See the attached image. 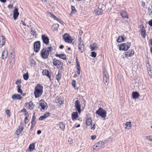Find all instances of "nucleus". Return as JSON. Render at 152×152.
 <instances>
[{
  "mask_svg": "<svg viewBox=\"0 0 152 152\" xmlns=\"http://www.w3.org/2000/svg\"><path fill=\"white\" fill-rule=\"evenodd\" d=\"M75 104L76 110L79 113H80L81 112V105L79 101L78 100H76L75 102Z\"/></svg>",
  "mask_w": 152,
  "mask_h": 152,
  "instance_id": "nucleus-10",
  "label": "nucleus"
},
{
  "mask_svg": "<svg viewBox=\"0 0 152 152\" xmlns=\"http://www.w3.org/2000/svg\"><path fill=\"white\" fill-rule=\"evenodd\" d=\"M5 113H6L7 115L8 116H10V110H5Z\"/></svg>",
  "mask_w": 152,
  "mask_h": 152,
  "instance_id": "nucleus-50",
  "label": "nucleus"
},
{
  "mask_svg": "<svg viewBox=\"0 0 152 152\" xmlns=\"http://www.w3.org/2000/svg\"><path fill=\"white\" fill-rule=\"evenodd\" d=\"M12 98L13 100H20L21 99L22 97L20 95L15 94L12 95Z\"/></svg>",
  "mask_w": 152,
  "mask_h": 152,
  "instance_id": "nucleus-20",
  "label": "nucleus"
},
{
  "mask_svg": "<svg viewBox=\"0 0 152 152\" xmlns=\"http://www.w3.org/2000/svg\"><path fill=\"white\" fill-rule=\"evenodd\" d=\"M26 110L24 108L23 109L20 111V112H22V113H24V112L26 113Z\"/></svg>",
  "mask_w": 152,
  "mask_h": 152,
  "instance_id": "nucleus-58",
  "label": "nucleus"
},
{
  "mask_svg": "<svg viewBox=\"0 0 152 152\" xmlns=\"http://www.w3.org/2000/svg\"><path fill=\"white\" fill-rule=\"evenodd\" d=\"M17 87L18 88V93H20L21 94H23V91L21 89V85H18Z\"/></svg>",
  "mask_w": 152,
  "mask_h": 152,
  "instance_id": "nucleus-36",
  "label": "nucleus"
},
{
  "mask_svg": "<svg viewBox=\"0 0 152 152\" xmlns=\"http://www.w3.org/2000/svg\"><path fill=\"white\" fill-rule=\"evenodd\" d=\"M148 24L151 26L152 27V19L150 20L148 22Z\"/></svg>",
  "mask_w": 152,
  "mask_h": 152,
  "instance_id": "nucleus-53",
  "label": "nucleus"
},
{
  "mask_svg": "<svg viewBox=\"0 0 152 152\" xmlns=\"http://www.w3.org/2000/svg\"><path fill=\"white\" fill-rule=\"evenodd\" d=\"M130 45V42H127L126 44L122 43L119 47V50L124 51L127 50L129 48Z\"/></svg>",
  "mask_w": 152,
  "mask_h": 152,
  "instance_id": "nucleus-6",
  "label": "nucleus"
},
{
  "mask_svg": "<svg viewBox=\"0 0 152 152\" xmlns=\"http://www.w3.org/2000/svg\"><path fill=\"white\" fill-rule=\"evenodd\" d=\"M35 148V144L34 143H33L30 145L29 147V148L30 150V151H32Z\"/></svg>",
  "mask_w": 152,
  "mask_h": 152,
  "instance_id": "nucleus-34",
  "label": "nucleus"
},
{
  "mask_svg": "<svg viewBox=\"0 0 152 152\" xmlns=\"http://www.w3.org/2000/svg\"><path fill=\"white\" fill-rule=\"evenodd\" d=\"M53 26L54 27V30L55 31H57L58 30V28L59 27V25L58 24H54Z\"/></svg>",
  "mask_w": 152,
  "mask_h": 152,
  "instance_id": "nucleus-43",
  "label": "nucleus"
},
{
  "mask_svg": "<svg viewBox=\"0 0 152 152\" xmlns=\"http://www.w3.org/2000/svg\"><path fill=\"white\" fill-rule=\"evenodd\" d=\"M39 105L41 107V110L42 109L44 110L45 109V106L46 105V103L44 100H41L39 101Z\"/></svg>",
  "mask_w": 152,
  "mask_h": 152,
  "instance_id": "nucleus-16",
  "label": "nucleus"
},
{
  "mask_svg": "<svg viewBox=\"0 0 152 152\" xmlns=\"http://www.w3.org/2000/svg\"><path fill=\"white\" fill-rule=\"evenodd\" d=\"M41 133V131L40 130H38L37 131V134H40Z\"/></svg>",
  "mask_w": 152,
  "mask_h": 152,
  "instance_id": "nucleus-63",
  "label": "nucleus"
},
{
  "mask_svg": "<svg viewBox=\"0 0 152 152\" xmlns=\"http://www.w3.org/2000/svg\"><path fill=\"white\" fill-rule=\"evenodd\" d=\"M52 47L51 46H50L48 48L47 50H46V51L48 53V54L49 55V53L50 52H51L52 51Z\"/></svg>",
  "mask_w": 152,
  "mask_h": 152,
  "instance_id": "nucleus-42",
  "label": "nucleus"
},
{
  "mask_svg": "<svg viewBox=\"0 0 152 152\" xmlns=\"http://www.w3.org/2000/svg\"><path fill=\"white\" fill-rule=\"evenodd\" d=\"M77 67V74L78 75H79L80 74V65H79L78 64V66H76Z\"/></svg>",
  "mask_w": 152,
  "mask_h": 152,
  "instance_id": "nucleus-40",
  "label": "nucleus"
},
{
  "mask_svg": "<svg viewBox=\"0 0 152 152\" xmlns=\"http://www.w3.org/2000/svg\"><path fill=\"white\" fill-rule=\"evenodd\" d=\"M120 14L122 17L123 18H128V16L127 14V13L126 12V11L124 10H122Z\"/></svg>",
  "mask_w": 152,
  "mask_h": 152,
  "instance_id": "nucleus-23",
  "label": "nucleus"
},
{
  "mask_svg": "<svg viewBox=\"0 0 152 152\" xmlns=\"http://www.w3.org/2000/svg\"><path fill=\"white\" fill-rule=\"evenodd\" d=\"M63 39L66 42L71 43L74 40V39L72 38L68 34H65L63 35Z\"/></svg>",
  "mask_w": 152,
  "mask_h": 152,
  "instance_id": "nucleus-5",
  "label": "nucleus"
},
{
  "mask_svg": "<svg viewBox=\"0 0 152 152\" xmlns=\"http://www.w3.org/2000/svg\"><path fill=\"white\" fill-rule=\"evenodd\" d=\"M94 12L96 15H101L102 14V10L100 9H96L95 10Z\"/></svg>",
  "mask_w": 152,
  "mask_h": 152,
  "instance_id": "nucleus-32",
  "label": "nucleus"
},
{
  "mask_svg": "<svg viewBox=\"0 0 152 152\" xmlns=\"http://www.w3.org/2000/svg\"><path fill=\"white\" fill-rule=\"evenodd\" d=\"M35 120L31 119V127H33L35 126L36 122L35 121Z\"/></svg>",
  "mask_w": 152,
  "mask_h": 152,
  "instance_id": "nucleus-41",
  "label": "nucleus"
},
{
  "mask_svg": "<svg viewBox=\"0 0 152 152\" xmlns=\"http://www.w3.org/2000/svg\"><path fill=\"white\" fill-rule=\"evenodd\" d=\"M44 115L46 117V118H47L48 116H49L50 115V113H46Z\"/></svg>",
  "mask_w": 152,
  "mask_h": 152,
  "instance_id": "nucleus-55",
  "label": "nucleus"
},
{
  "mask_svg": "<svg viewBox=\"0 0 152 152\" xmlns=\"http://www.w3.org/2000/svg\"><path fill=\"white\" fill-rule=\"evenodd\" d=\"M25 105L26 106L28 105V109L30 110H32L34 107V105L31 101L29 102L28 104L27 103H26Z\"/></svg>",
  "mask_w": 152,
  "mask_h": 152,
  "instance_id": "nucleus-24",
  "label": "nucleus"
},
{
  "mask_svg": "<svg viewBox=\"0 0 152 152\" xmlns=\"http://www.w3.org/2000/svg\"><path fill=\"white\" fill-rule=\"evenodd\" d=\"M21 81L20 80H17L16 82V84L17 85H20V84L21 83Z\"/></svg>",
  "mask_w": 152,
  "mask_h": 152,
  "instance_id": "nucleus-52",
  "label": "nucleus"
},
{
  "mask_svg": "<svg viewBox=\"0 0 152 152\" xmlns=\"http://www.w3.org/2000/svg\"><path fill=\"white\" fill-rule=\"evenodd\" d=\"M76 66H78V64L79 65H80V64H79L78 59L77 58L76 59Z\"/></svg>",
  "mask_w": 152,
  "mask_h": 152,
  "instance_id": "nucleus-60",
  "label": "nucleus"
},
{
  "mask_svg": "<svg viewBox=\"0 0 152 152\" xmlns=\"http://www.w3.org/2000/svg\"><path fill=\"white\" fill-rule=\"evenodd\" d=\"M132 96L133 98L135 99L138 98L140 95L137 92H133L132 93Z\"/></svg>",
  "mask_w": 152,
  "mask_h": 152,
  "instance_id": "nucleus-28",
  "label": "nucleus"
},
{
  "mask_svg": "<svg viewBox=\"0 0 152 152\" xmlns=\"http://www.w3.org/2000/svg\"><path fill=\"white\" fill-rule=\"evenodd\" d=\"M23 130V128L22 126L19 127V128L16 131V134L19 135L21 133Z\"/></svg>",
  "mask_w": 152,
  "mask_h": 152,
  "instance_id": "nucleus-30",
  "label": "nucleus"
},
{
  "mask_svg": "<svg viewBox=\"0 0 152 152\" xmlns=\"http://www.w3.org/2000/svg\"><path fill=\"white\" fill-rule=\"evenodd\" d=\"M90 47L91 51L96 50L98 49V45L96 43H94L93 44L91 45Z\"/></svg>",
  "mask_w": 152,
  "mask_h": 152,
  "instance_id": "nucleus-18",
  "label": "nucleus"
},
{
  "mask_svg": "<svg viewBox=\"0 0 152 152\" xmlns=\"http://www.w3.org/2000/svg\"><path fill=\"white\" fill-rule=\"evenodd\" d=\"M55 19L58 22H62V23H63V22L61 20H60L59 19L57 18V17H56V18H55Z\"/></svg>",
  "mask_w": 152,
  "mask_h": 152,
  "instance_id": "nucleus-61",
  "label": "nucleus"
},
{
  "mask_svg": "<svg viewBox=\"0 0 152 152\" xmlns=\"http://www.w3.org/2000/svg\"><path fill=\"white\" fill-rule=\"evenodd\" d=\"M79 43L78 45L79 51L81 53H83L84 49V45L81 41H80L79 39Z\"/></svg>",
  "mask_w": 152,
  "mask_h": 152,
  "instance_id": "nucleus-12",
  "label": "nucleus"
},
{
  "mask_svg": "<svg viewBox=\"0 0 152 152\" xmlns=\"http://www.w3.org/2000/svg\"><path fill=\"white\" fill-rule=\"evenodd\" d=\"M96 113L98 114L102 118H104L106 116V111L103 108L100 107L96 111Z\"/></svg>",
  "mask_w": 152,
  "mask_h": 152,
  "instance_id": "nucleus-2",
  "label": "nucleus"
},
{
  "mask_svg": "<svg viewBox=\"0 0 152 152\" xmlns=\"http://www.w3.org/2000/svg\"><path fill=\"white\" fill-rule=\"evenodd\" d=\"M125 36H119L118 38L117 39V41L118 42H121L124 40Z\"/></svg>",
  "mask_w": 152,
  "mask_h": 152,
  "instance_id": "nucleus-29",
  "label": "nucleus"
},
{
  "mask_svg": "<svg viewBox=\"0 0 152 152\" xmlns=\"http://www.w3.org/2000/svg\"><path fill=\"white\" fill-rule=\"evenodd\" d=\"M5 43V37L1 36L0 37V48H1L4 45Z\"/></svg>",
  "mask_w": 152,
  "mask_h": 152,
  "instance_id": "nucleus-17",
  "label": "nucleus"
},
{
  "mask_svg": "<svg viewBox=\"0 0 152 152\" xmlns=\"http://www.w3.org/2000/svg\"><path fill=\"white\" fill-rule=\"evenodd\" d=\"M134 53V52L132 50H129L128 51L125 52V55L126 57H130L132 56Z\"/></svg>",
  "mask_w": 152,
  "mask_h": 152,
  "instance_id": "nucleus-19",
  "label": "nucleus"
},
{
  "mask_svg": "<svg viewBox=\"0 0 152 152\" xmlns=\"http://www.w3.org/2000/svg\"><path fill=\"white\" fill-rule=\"evenodd\" d=\"M103 80L105 85L107 84V85L109 83V76L106 70L105 69H104L103 70Z\"/></svg>",
  "mask_w": 152,
  "mask_h": 152,
  "instance_id": "nucleus-4",
  "label": "nucleus"
},
{
  "mask_svg": "<svg viewBox=\"0 0 152 152\" xmlns=\"http://www.w3.org/2000/svg\"><path fill=\"white\" fill-rule=\"evenodd\" d=\"M23 77L24 79L25 80H27L29 77L28 74V72L26 73L25 74L23 75Z\"/></svg>",
  "mask_w": 152,
  "mask_h": 152,
  "instance_id": "nucleus-38",
  "label": "nucleus"
},
{
  "mask_svg": "<svg viewBox=\"0 0 152 152\" xmlns=\"http://www.w3.org/2000/svg\"><path fill=\"white\" fill-rule=\"evenodd\" d=\"M8 56V53L7 51H4L2 53L1 56L2 59L5 60Z\"/></svg>",
  "mask_w": 152,
  "mask_h": 152,
  "instance_id": "nucleus-26",
  "label": "nucleus"
},
{
  "mask_svg": "<svg viewBox=\"0 0 152 152\" xmlns=\"http://www.w3.org/2000/svg\"><path fill=\"white\" fill-rule=\"evenodd\" d=\"M72 86L75 88L76 85V81L75 80H74L72 82Z\"/></svg>",
  "mask_w": 152,
  "mask_h": 152,
  "instance_id": "nucleus-51",
  "label": "nucleus"
},
{
  "mask_svg": "<svg viewBox=\"0 0 152 152\" xmlns=\"http://www.w3.org/2000/svg\"><path fill=\"white\" fill-rule=\"evenodd\" d=\"M55 56H56L64 60H65L66 58V55L64 54H58L57 53H56Z\"/></svg>",
  "mask_w": 152,
  "mask_h": 152,
  "instance_id": "nucleus-21",
  "label": "nucleus"
},
{
  "mask_svg": "<svg viewBox=\"0 0 152 152\" xmlns=\"http://www.w3.org/2000/svg\"><path fill=\"white\" fill-rule=\"evenodd\" d=\"M42 39L43 42L46 45L48 44L49 43V39L46 35H42Z\"/></svg>",
  "mask_w": 152,
  "mask_h": 152,
  "instance_id": "nucleus-15",
  "label": "nucleus"
},
{
  "mask_svg": "<svg viewBox=\"0 0 152 152\" xmlns=\"http://www.w3.org/2000/svg\"><path fill=\"white\" fill-rule=\"evenodd\" d=\"M24 122L25 124L27 123L28 122V119L27 116L24 119Z\"/></svg>",
  "mask_w": 152,
  "mask_h": 152,
  "instance_id": "nucleus-54",
  "label": "nucleus"
},
{
  "mask_svg": "<svg viewBox=\"0 0 152 152\" xmlns=\"http://www.w3.org/2000/svg\"><path fill=\"white\" fill-rule=\"evenodd\" d=\"M46 118V117L44 115L43 116H41L39 118V120H44V119Z\"/></svg>",
  "mask_w": 152,
  "mask_h": 152,
  "instance_id": "nucleus-48",
  "label": "nucleus"
},
{
  "mask_svg": "<svg viewBox=\"0 0 152 152\" xmlns=\"http://www.w3.org/2000/svg\"><path fill=\"white\" fill-rule=\"evenodd\" d=\"M31 35H33V36H35V37L36 36V32L33 30L31 29Z\"/></svg>",
  "mask_w": 152,
  "mask_h": 152,
  "instance_id": "nucleus-44",
  "label": "nucleus"
},
{
  "mask_svg": "<svg viewBox=\"0 0 152 152\" xmlns=\"http://www.w3.org/2000/svg\"><path fill=\"white\" fill-rule=\"evenodd\" d=\"M13 18L14 20H15L18 17L19 15V12H18V9L17 8H15L13 11Z\"/></svg>",
  "mask_w": 152,
  "mask_h": 152,
  "instance_id": "nucleus-14",
  "label": "nucleus"
},
{
  "mask_svg": "<svg viewBox=\"0 0 152 152\" xmlns=\"http://www.w3.org/2000/svg\"><path fill=\"white\" fill-rule=\"evenodd\" d=\"M96 136L95 135L92 136H91V139L92 140L95 139L96 138Z\"/></svg>",
  "mask_w": 152,
  "mask_h": 152,
  "instance_id": "nucleus-57",
  "label": "nucleus"
},
{
  "mask_svg": "<svg viewBox=\"0 0 152 152\" xmlns=\"http://www.w3.org/2000/svg\"><path fill=\"white\" fill-rule=\"evenodd\" d=\"M14 57L15 56L14 54L11 53L10 55L9 63L12 65H13L15 63V59L14 58Z\"/></svg>",
  "mask_w": 152,
  "mask_h": 152,
  "instance_id": "nucleus-13",
  "label": "nucleus"
},
{
  "mask_svg": "<svg viewBox=\"0 0 152 152\" xmlns=\"http://www.w3.org/2000/svg\"><path fill=\"white\" fill-rule=\"evenodd\" d=\"M140 34L143 38H145L146 36V30L144 26L142 25H140Z\"/></svg>",
  "mask_w": 152,
  "mask_h": 152,
  "instance_id": "nucleus-9",
  "label": "nucleus"
},
{
  "mask_svg": "<svg viewBox=\"0 0 152 152\" xmlns=\"http://www.w3.org/2000/svg\"><path fill=\"white\" fill-rule=\"evenodd\" d=\"M61 74L58 73V75L56 76V79L57 80L58 82H59V80H60L61 78Z\"/></svg>",
  "mask_w": 152,
  "mask_h": 152,
  "instance_id": "nucleus-37",
  "label": "nucleus"
},
{
  "mask_svg": "<svg viewBox=\"0 0 152 152\" xmlns=\"http://www.w3.org/2000/svg\"><path fill=\"white\" fill-rule=\"evenodd\" d=\"M21 22L22 23V24L23 26H26V24L24 21H23V20H22Z\"/></svg>",
  "mask_w": 152,
  "mask_h": 152,
  "instance_id": "nucleus-64",
  "label": "nucleus"
},
{
  "mask_svg": "<svg viewBox=\"0 0 152 152\" xmlns=\"http://www.w3.org/2000/svg\"><path fill=\"white\" fill-rule=\"evenodd\" d=\"M63 98L61 97L58 98L56 100V102L60 104H63Z\"/></svg>",
  "mask_w": 152,
  "mask_h": 152,
  "instance_id": "nucleus-27",
  "label": "nucleus"
},
{
  "mask_svg": "<svg viewBox=\"0 0 152 152\" xmlns=\"http://www.w3.org/2000/svg\"><path fill=\"white\" fill-rule=\"evenodd\" d=\"M53 63L54 66H56L57 68H59L62 65V63L59 60L56 58H54L53 61ZM62 67V66H61Z\"/></svg>",
  "mask_w": 152,
  "mask_h": 152,
  "instance_id": "nucleus-8",
  "label": "nucleus"
},
{
  "mask_svg": "<svg viewBox=\"0 0 152 152\" xmlns=\"http://www.w3.org/2000/svg\"><path fill=\"white\" fill-rule=\"evenodd\" d=\"M95 126L94 124H93V126H91V129L94 130L95 129Z\"/></svg>",
  "mask_w": 152,
  "mask_h": 152,
  "instance_id": "nucleus-56",
  "label": "nucleus"
},
{
  "mask_svg": "<svg viewBox=\"0 0 152 152\" xmlns=\"http://www.w3.org/2000/svg\"><path fill=\"white\" fill-rule=\"evenodd\" d=\"M86 124L87 126H92V120L91 118H87L86 121Z\"/></svg>",
  "mask_w": 152,
  "mask_h": 152,
  "instance_id": "nucleus-31",
  "label": "nucleus"
},
{
  "mask_svg": "<svg viewBox=\"0 0 152 152\" xmlns=\"http://www.w3.org/2000/svg\"><path fill=\"white\" fill-rule=\"evenodd\" d=\"M68 142H70V144H72V140L71 138H69Z\"/></svg>",
  "mask_w": 152,
  "mask_h": 152,
  "instance_id": "nucleus-59",
  "label": "nucleus"
},
{
  "mask_svg": "<svg viewBox=\"0 0 152 152\" xmlns=\"http://www.w3.org/2000/svg\"><path fill=\"white\" fill-rule=\"evenodd\" d=\"M43 86L40 84H38L35 88L34 94L36 98L41 96L43 92Z\"/></svg>",
  "mask_w": 152,
  "mask_h": 152,
  "instance_id": "nucleus-1",
  "label": "nucleus"
},
{
  "mask_svg": "<svg viewBox=\"0 0 152 152\" xmlns=\"http://www.w3.org/2000/svg\"><path fill=\"white\" fill-rule=\"evenodd\" d=\"M71 8L72 9V12H71V13L72 14V13H75L76 12V10L74 6H73L72 5L71 6Z\"/></svg>",
  "mask_w": 152,
  "mask_h": 152,
  "instance_id": "nucleus-39",
  "label": "nucleus"
},
{
  "mask_svg": "<svg viewBox=\"0 0 152 152\" xmlns=\"http://www.w3.org/2000/svg\"><path fill=\"white\" fill-rule=\"evenodd\" d=\"M50 15H51V16L53 17L54 19L56 18V17L55 15H54L53 14L51 13Z\"/></svg>",
  "mask_w": 152,
  "mask_h": 152,
  "instance_id": "nucleus-62",
  "label": "nucleus"
},
{
  "mask_svg": "<svg viewBox=\"0 0 152 152\" xmlns=\"http://www.w3.org/2000/svg\"><path fill=\"white\" fill-rule=\"evenodd\" d=\"M42 73L43 75H45L47 76L49 78L50 80H51L49 74V72L48 70L46 69H44Z\"/></svg>",
  "mask_w": 152,
  "mask_h": 152,
  "instance_id": "nucleus-22",
  "label": "nucleus"
},
{
  "mask_svg": "<svg viewBox=\"0 0 152 152\" xmlns=\"http://www.w3.org/2000/svg\"><path fill=\"white\" fill-rule=\"evenodd\" d=\"M147 140L152 142V136H148L146 137Z\"/></svg>",
  "mask_w": 152,
  "mask_h": 152,
  "instance_id": "nucleus-46",
  "label": "nucleus"
},
{
  "mask_svg": "<svg viewBox=\"0 0 152 152\" xmlns=\"http://www.w3.org/2000/svg\"><path fill=\"white\" fill-rule=\"evenodd\" d=\"M46 49L43 48L41 51V55L42 58L44 59L47 58L49 55L47 52Z\"/></svg>",
  "mask_w": 152,
  "mask_h": 152,
  "instance_id": "nucleus-11",
  "label": "nucleus"
},
{
  "mask_svg": "<svg viewBox=\"0 0 152 152\" xmlns=\"http://www.w3.org/2000/svg\"><path fill=\"white\" fill-rule=\"evenodd\" d=\"M148 13L149 15H151L152 13V9L150 7H149L148 9Z\"/></svg>",
  "mask_w": 152,
  "mask_h": 152,
  "instance_id": "nucleus-49",
  "label": "nucleus"
},
{
  "mask_svg": "<svg viewBox=\"0 0 152 152\" xmlns=\"http://www.w3.org/2000/svg\"><path fill=\"white\" fill-rule=\"evenodd\" d=\"M40 42L39 41L36 42L34 43V48L35 52L37 53L39 51L40 49Z\"/></svg>",
  "mask_w": 152,
  "mask_h": 152,
  "instance_id": "nucleus-7",
  "label": "nucleus"
},
{
  "mask_svg": "<svg viewBox=\"0 0 152 152\" xmlns=\"http://www.w3.org/2000/svg\"><path fill=\"white\" fill-rule=\"evenodd\" d=\"M30 63L33 65H35L36 64V62L33 59H31L30 60Z\"/></svg>",
  "mask_w": 152,
  "mask_h": 152,
  "instance_id": "nucleus-45",
  "label": "nucleus"
},
{
  "mask_svg": "<svg viewBox=\"0 0 152 152\" xmlns=\"http://www.w3.org/2000/svg\"><path fill=\"white\" fill-rule=\"evenodd\" d=\"M72 120L76 119L78 117L77 112H73L72 114Z\"/></svg>",
  "mask_w": 152,
  "mask_h": 152,
  "instance_id": "nucleus-25",
  "label": "nucleus"
},
{
  "mask_svg": "<svg viewBox=\"0 0 152 152\" xmlns=\"http://www.w3.org/2000/svg\"><path fill=\"white\" fill-rule=\"evenodd\" d=\"M131 122H127L125 125L126 126V127L125 128V129H131L132 127V124H131Z\"/></svg>",
  "mask_w": 152,
  "mask_h": 152,
  "instance_id": "nucleus-33",
  "label": "nucleus"
},
{
  "mask_svg": "<svg viewBox=\"0 0 152 152\" xmlns=\"http://www.w3.org/2000/svg\"><path fill=\"white\" fill-rule=\"evenodd\" d=\"M59 127L60 129L63 131L65 129V126L63 123L60 122L59 124Z\"/></svg>",
  "mask_w": 152,
  "mask_h": 152,
  "instance_id": "nucleus-35",
  "label": "nucleus"
},
{
  "mask_svg": "<svg viewBox=\"0 0 152 152\" xmlns=\"http://www.w3.org/2000/svg\"><path fill=\"white\" fill-rule=\"evenodd\" d=\"M104 143L102 141H100L94 145L93 146V150H99L102 148H104Z\"/></svg>",
  "mask_w": 152,
  "mask_h": 152,
  "instance_id": "nucleus-3",
  "label": "nucleus"
},
{
  "mask_svg": "<svg viewBox=\"0 0 152 152\" xmlns=\"http://www.w3.org/2000/svg\"><path fill=\"white\" fill-rule=\"evenodd\" d=\"M96 56V54L95 52H92L91 53V56L95 58Z\"/></svg>",
  "mask_w": 152,
  "mask_h": 152,
  "instance_id": "nucleus-47",
  "label": "nucleus"
}]
</instances>
